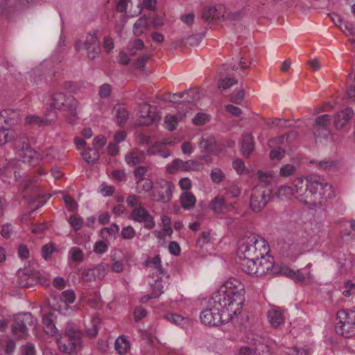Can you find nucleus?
<instances>
[{
  "instance_id": "nucleus-57",
  "label": "nucleus",
  "mask_w": 355,
  "mask_h": 355,
  "mask_svg": "<svg viewBox=\"0 0 355 355\" xmlns=\"http://www.w3.org/2000/svg\"><path fill=\"white\" fill-rule=\"evenodd\" d=\"M295 172V167L292 164H285L280 168V175L284 177H288Z\"/></svg>"
},
{
  "instance_id": "nucleus-62",
  "label": "nucleus",
  "mask_w": 355,
  "mask_h": 355,
  "mask_svg": "<svg viewBox=\"0 0 355 355\" xmlns=\"http://www.w3.org/2000/svg\"><path fill=\"white\" fill-rule=\"evenodd\" d=\"M194 19H195V15L193 12L185 14V15H182L180 17L181 21L188 26H191L193 24Z\"/></svg>"
},
{
  "instance_id": "nucleus-43",
  "label": "nucleus",
  "mask_w": 355,
  "mask_h": 355,
  "mask_svg": "<svg viewBox=\"0 0 355 355\" xmlns=\"http://www.w3.org/2000/svg\"><path fill=\"white\" fill-rule=\"evenodd\" d=\"M210 120V116L205 112H198L193 119V123L196 125H205Z\"/></svg>"
},
{
  "instance_id": "nucleus-30",
  "label": "nucleus",
  "mask_w": 355,
  "mask_h": 355,
  "mask_svg": "<svg viewBox=\"0 0 355 355\" xmlns=\"http://www.w3.org/2000/svg\"><path fill=\"white\" fill-rule=\"evenodd\" d=\"M245 15L244 9L236 10L234 12H227L223 15L224 21L229 22H236L241 21Z\"/></svg>"
},
{
  "instance_id": "nucleus-48",
  "label": "nucleus",
  "mask_w": 355,
  "mask_h": 355,
  "mask_svg": "<svg viewBox=\"0 0 355 355\" xmlns=\"http://www.w3.org/2000/svg\"><path fill=\"white\" fill-rule=\"evenodd\" d=\"M178 120V115L174 114L173 116L168 115L165 117L164 123L165 127L167 130L172 131L175 128V124Z\"/></svg>"
},
{
  "instance_id": "nucleus-29",
  "label": "nucleus",
  "mask_w": 355,
  "mask_h": 355,
  "mask_svg": "<svg viewBox=\"0 0 355 355\" xmlns=\"http://www.w3.org/2000/svg\"><path fill=\"white\" fill-rule=\"evenodd\" d=\"M114 347L117 353L123 355L130 349V343L123 336H119L115 341Z\"/></svg>"
},
{
  "instance_id": "nucleus-14",
  "label": "nucleus",
  "mask_w": 355,
  "mask_h": 355,
  "mask_svg": "<svg viewBox=\"0 0 355 355\" xmlns=\"http://www.w3.org/2000/svg\"><path fill=\"white\" fill-rule=\"evenodd\" d=\"M130 218L136 222L144 223V227L148 230H151L155 226L153 217L142 206L136 207L132 211Z\"/></svg>"
},
{
  "instance_id": "nucleus-60",
  "label": "nucleus",
  "mask_w": 355,
  "mask_h": 355,
  "mask_svg": "<svg viewBox=\"0 0 355 355\" xmlns=\"http://www.w3.org/2000/svg\"><path fill=\"white\" fill-rule=\"evenodd\" d=\"M286 354L288 355H309L308 349L297 347L288 349V351L286 352Z\"/></svg>"
},
{
  "instance_id": "nucleus-54",
  "label": "nucleus",
  "mask_w": 355,
  "mask_h": 355,
  "mask_svg": "<svg viewBox=\"0 0 355 355\" xmlns=\"http://www.w3.org/2000/svg\"><path fill=\"white\" fill-rule=\"evenodd\" d=\"M203 37V34L198 33L195 35H189L186 39V43L189 44L191 46H195L198 45Z\"/></svg>"
},
{
  "instance_id": "nucleus-38",
  "label": "nucleus",
  "mask_w": 355,
  "mask_h": 355,
  "mask_svg": "<svg viewBox=\"0 0 355 355\" xmlns=\"http://www.w3.org/2000/svg\"><path fill=\"white\" fill-rule=\"evenodd\" d=\"M146 266H153V269L156 270L159 275H162L164 272V270L161 266V259L159 255L155 256L152 259L146 261Z\"/></svg>"
},
{
  "instance_id": "nucleus-3",
  "label": "nucleus",
  "mask_w": 355,
  "mask_h": 355,
  "mask_svg": "<svg viewBox=\"0 0 355 355\" xmlns=\"http://www.w3.org/2000/svg\"><path fill=\"white\" fill-rule=\"evenodd\" d=\"M237 255L239 259L259 260L268 253L266 240L254 233H247L238 243Z\"/></svg>"
},
{
  "instance_id": "nucleus-18",
  "label": "nucleus",
  "mask_w": 355,
  "mask_h": 355,
  "mask_svg": "<svg viewBox=\"0 0 355 355\" xmlns=\"http://www.w3.org/2000/svg\"><path fill=\"white\" fill-rule=\"evenodd\" d=\"M161 116L159 112H141L135 123L137 126H148L159 121Z\"/></svg>"
},
{
  "instance_id": "nucleus-37",
  "label": "nucleus",
  "mask_w": 355,
  "mask_h": 355,
  "mask_svg": "<svg viewBox=\"0 0 355 355\" xmlns=\"http://www.w3.org/2000/svg\"><path fill=\"white\" fill-rule=\"evenodd\" d=\"M15 123V119L8 116V112H0V130H9L6 126Z\"/></svg>"
},
{
  "instance_id": "nucleus-9",
  "label": "nucleus",
  "mask_w": 355,
  "mask_h": 355,
  "mask_svg": "<svg viewBox=\"0 0 355 355\" xmlns=\"http://www.w3.org/2000/svg\"><path fill=\"white\" fill-rule=\"evenodd\" d=\"M51 109L62 110L63 111H76L81 109V104L72 96H67L62 92L54 94L51 99Z\"/></svg>"
},
{
  "instance_id": "nucleus-51",
  "label": "nucleus",
  "mask_w": 355,
  "mask_h": 355,
  "mask_svg": "<svg viewBox=\"0 0 355 355\" xmlns=\"http://www.w3.org/2000/svg\"><path fill=\"white\" fill-rule=\"evenodd\" d=\"M121 234L124 239H132L135 237L136 232L132 226L128 225L123 227Z\"/></svg>"
},
{
  "instance_id": "nucleus-11",
  "label": "nucleus",
  "mask_w": 355,
  "mask_h": 355,
  "mask_svg": "<svg viewBox=\"0 0 355 355\" xmlns=\"http://www.w3.org/2000/svg\"><path fill=\"white\" fill-rule=\"evenodd\" d=\"M45 282V278L38 271L32 270L18 271L17 285L19 288H31L38 284H44Z\"/></svg>"
},
{
  "instance_id": "nucleus-32",
  "label": "nucleus",
  "mask_w": 355,
  "mask_h": 355,
  "mask_svg": "<svg viewBox=\"0 0 355 355\" xmlns=\"http://www.w3.org/2000/svg\"><path fill=\"white\" fill-rule=\"evenodd\" d=\"M14 165L15 161L11 160L6 164H2L0 167V177L2 178L3 181L6 182V178L11 177L12 173H16L15 171H13Z\"/></svg>"
},
{
  "instance_id": "nucleus-63",
  "label": "nucleus",
  "mask_w": 355,
  "mask_h": 355,
  "mask_svg": "<svg viewBox=\"0 0 355 355\" xmlns=\"http://www.w3.org/2000/svg\"><path fill=\"white\" fill-rule=\"evenodd\" d=\"M127 204L130 207H137V206L141 205L140 198L136 195H130L126 199Z\"/></svg>"
},
{
  "instance_id": "nucleus-2",
  "label": "nucleus",
  "mask_w": 355,
  "mask_h": 355,
  "mask_svg": "<svg viewBox=\"0 0 355 355\" xmlns=\"http://www.w3.org/2000/svg\"><path fill=\"white\" fill-rule=\"evenodd\" d=\"M294 187L298 200L313 207H320L323 199L331 198L334 196L331 185L320 181L316 175L299 178L295 180Z\"/></svg>"
},
{
  "instance_id": "nucleus-7",
  "label": "nucleus",
  "mask_w": 355,
  "mask_h": 355,
  "mask_svg": "<svg viewBox=\"0 0 355 355\" xmlns=\"http://www.w3.org/2000/svg\"><path fill=\"white\" fill-rule=\"evenodd\" d=\"M35 327V320L30 313L17 314L11 325L12 334L19 338H25L28 334V329Z\"/></svg>"
},
{
  "instance_id": "nucleus-55",
  "label": "nucleus",
  "mask_w": 355,
  "mask_h": 355,
  "mask_svg": "<svg viewBox=\"0 0 355 355\" xmlns=\"http://www.w3.org/2000/svg\"><path fill=\"white\" fill-rule=\"evenodd\" d=\"M63 200L69 211H75L77 209L78 205L70 196L64 195Z\"/></svg>"
},
{
  "instance_id": "nucleus-36",
  "label": "nucleus",
  "mask_w": 355,
  "mask_h": 355,
  "mask_svg": "<svg viewBox=\"0 0 355 355\" xmlns=\"http://www.w3.org/2000/svg\"><path fill=\"white\" fill-rule=\"evenodd\" d=\"M67 221L75 231L81 230L85 224L83 218L76 214L71 216Z\"/></svg>"
},
{
  "instance_id": "nucleus-35",
  "label": "nucleus",
  "mask_w": 355,
  "mask_h": 355,
  "mask_svg": "<svg viewBox=\"0 0 355 355\" xmlns=\"http://www.w3.org/2000/svg\"><path fill=\"white\" fill-rule=\"evenodd\" d=\"M109 268L107 264L105 263H100L96 265L95 267L92 268V272H94V277L96 279H102L105 277L107 271Z\"/></svg>"
},
{
  "instance_id": "nucleus-33",
  "label": "nucleus",
  "mask_w": 355,
  "mask_h": 355,
  "mask_svg": "<svg viewBox=\"0 0 355 355\" xmlns=\"http://www.w3.org/2000/svg\"><path fill=\"white\" fill-rule=\"evenodd\" d=\"M154 185L148 179L139 178L137 182V191L141 193L142 191L148 192L153 190Z\"/></svg>"
},
{
  "instance_id": "nucleus-34",
  "label": "nucleus",
  "mask_w": 355,
  "mask_h": 355,
  "mask_svg": "<svg viewBox=\"0 0 355 355\" xmlns=\"http://www.w3.org/2000/svg\"><path fill=\"white\" fill-rule=\"evenodd\" d=\"M84 160L89 164L95 163L99 158L98 148H89L83 153Z\"/></svg>"
},
{
  "instance_id": "nucleus-52",
  "label": "nucleus",
  "mask_w": 355,
  "mask_h": 355,
  "mask_svg": "<svg viewBox=\"0 0 355 355\" xmlns=\"http://www.w3.org/2000/svg\"><path fill=\"white\" fill-rule=\"evenodd\" d=\"M54 250H55V245L53 243H48V244L44 245L42 248V257H44V259L45 260L49 259L51 257L52 253L54 252Z\"/></svg>"
},
{
  "instance_id": "nucleus-27",
  "label": "nucleus",
  "mask_w": 355,
  "mask_h": 355,
  "mask_svg": "<svg viewBox=\"0 0 355 355\" xmlns=\"http://www.w3.org/2000/svg\"><path fill=\"white\" fill-rule=\"evenodd\" d=\"M219 16L220 14L214 6L205 7L201 12V19L208 23L218 19Z\"/></svg>"
},
{
  "instance_id": "nucleus-23",
  "label": "nucleus",
  "mask_w": 355,
  "mask_h": 355,
  "mask_svg": "<svg viewBox=\"0 0 355 355\" xmlns=\"http://www.w3.org/2000/svg\"><path fill=\"white\" fill-rule=\"evenodd\" d=\"M182 207L187 210L193 208L196 204L195 196L190 191H184L179 197Z\"/></svg>"
},
{
  "instance_id": "nucleus-1",
  "label": "nucleus",
  "mask_w": 355,
  "mask_h": 355,
  "mask_svg": "<svg viewBox=\"0 0 355 355\" xmlns=\"http://www.w3.org/2000/svg\"><path fill=\"white\" fill-rule=\"evenodd\" d=\"M245 287L240 280L231 277L215 291L207 307L200 313L202 323L218 326L239 315L245 303Z\"/></svg>"
},
{
  "instance_id": "nucleus-4",
  "label": "nucleus",
  "mask_w": 355,
  "mask_h": 355,
  "mask_svg": "<svg viewBox=\"0 0 355 355\" xmlns=\"http://www.w3.org/2000/svg\"><path fill=\"white\" fill-rule=\"evenodd\" d=\"M337 318L339 322L335 327L336 333L345 338L355 336V309L340 310Z\"/></svg>"
},
{
  "instance_id": "nucleus-8",
  "label": "nucleus",
  "mask_w": 355,
  "mask_h": 355,
  "mask_svg": "<svg viewBox=\"0 0 355 355\" xmlns=\"http://www.w3.org/2000/svg\"><path fill=\"white\" fill-rule=\"evenodd\" d=\"M87 52V58L94 60L99 56L101 53V45L98 37H97V31H90L87 34L84 42L78 40L75 44V49L79 51L83 48Z\"/></svg>"
},
{
  "instance_id": "nucleus-53",
  "label": "nucleus",
  "mask_w": 355,
  "mask_h": 355,
  "mask_svg": "<svg viewBox=\"0 0 355 355\" xmlns=\"http://www.w3.org/2000/svg\"><path fill=\"white\" fill-rule=\"evenodd\" d=\"M244 96L245 91L241 89L236 93H232L230 95V101L235 104H241L244 99Z\"/></svg>"
},
{
  "instance_id": "nucleus-13",
  "label": "nucleus",
  "mask_w": 355,
  "mask_h": 355,
  "mask_svg": "<svg viewBox=\"0 0 355 355\" xmlns=\"http://www.w3.org/2000/svg\"><path fill=\"white\" fill-rule=\"evenodd\" d=\"M270 198V191L262 187H255L252 189L250 205L254 212L262 211Z\"/></svg>"
},
{
  "instance_id": "nucleus-20",
  "label": "nucleus",
  "mask_w": 355,
  "mask_h": 355,
  "mask_svg": "<svg viewBox=\"0 0 355 355\" xmlns=\"http://www.w3.org/2000/svg\"><path fill=\"white\" fill-rule=\"evenodd\" d=\"M354 112H336L334 114V123L336 129H342L353 117Z\"/></svg>"
},
{
  "instance_id": "nucleus-25",
  "label": "nucleus",
  "mask_w": 355,
  "mask_h": 355,
  "mask_svg": "<svg viewBox=\"0 0 355 355\" xmlns=\"http://www.w3.org/2000/svg\"><path fill=\"white\" fill-rule=\"evenodd\" d=\"M53 315V314L51 312L44 315L42 318V323L45 332L47 334L54 336L57 332V328L54 324Z\"/></svg>"
},
{
  "instance_id": "nucleus-16",
  "label": "nucleus",
  "mask_w": 355,
  "mask_h": 355,
  "mask_svg": "<svg viewBox=\"0 0 355 355\" xmlns=\"http://www.w3.org/2000/svg\"><path fill=\"white\" fill-rule=\"evenodd\" d=\"M23 193L24 198L27 201L29 206L34 204L37 198L40 195L39 187L34 184L32 180H30L26 183Z\"/></svg>"
},
{
  "instance_id": "nucleus-15",
  "label": "nucleus",
  "mask_w": 355,
  "mask_h": 355,
  "mask_svg": "<svg viewBox=\"0 0 355 355\" xmlns=\"http://www.w3.org/2000/svg\"><path fill=\"white\" fill-rule=\"evenodd\" d=\"M57 119L56 112H45L43 116L29 114L25 118L26 125H38L39 126L51 125Z\"/></svg>"
},
{
  "instance_id": "nucleus-24",
  "label": "nucleus",
  "mask_w": 355,
  "mask_h": 355,
  "mask_svg": "<svg viewBox=\"0 0 355 355\" xmlns=\"http://www.w3.org/2000/svg\"><path fill=\"white\" fill-rule=\"evenodd\" d=\"M211 209L216 214H222L230 211L225 200L220 197L214 198L210 203Z\"/></svg>"
},
{
  "instance_id": "nucleus-49",
  "label": "nucleus",
  "mask_w": 355,
  "mask_h": 355,
  "mask_svg": "<svg viewBox=\"0 0 355 355\" xmlns=\"http://www.w3.org/2000/svg\"><path fill=\"white\" fill-rule=\"evenodd\" d=\"M210 176L211 180L215 183H220L225 178L224 173L220 168H216L211 171Z\"/></svg>"
},
{
  "instance_id": "nucleus-47",
  "label": "nucleus",
  "mask_w": 355,
  "mask_h": 355,
  "mask_svg": "<svg viewBox=\"0 0 355 355\" xmlns=\"http://www.w3.org/2000/svg\"><path fill=\"white\" fill-rule=\"evenodd\" d=\"M76 298L75 293L71 290L64 291L62 293L60 299L65 304H71L74 302Z\"/></svg>"
},
{
  "instance_id": "nucleus-58",
  "label": "nucleus",
  "mask_w": 355,
  "mask_h": 355,
  "mask_svg": "<svg viewBox=\"0 0 355 355\" xmlns=\"http://www.w3.org/2000/svg\"><path fill=\"white\" fill-rule=\"evenodd\" d=\"M163 286L162 285V281L159 279L155 280V284L153 285L152 293L156 298L159 297L163 293Z\"/></svg>"
},
{
  "instance_id": "nucleus-28",
  "label": "nucleus",
  "mask_w": 355,
  "mask_h": 355,
  "mask_svg": "<svg viewBox=\"0 0 355 355\" xmlns=\"http://www.w3.org/2000/svg\"><path fill=\"white\" fill-rule=\"evenodd\" d=\"M216 142L215 138L208 134H204L199 142L200 148L205 152L209 153L213 150V146Z\"/></svg>"
},
{
  "instance_id": "nucleus-21",
  "label": "nucleus",
  "mask_w": 355,
  "mask_h": 355,
  "mask_svg": "<svg viewBox=\"0 0 355 355\" xmlns=\"http://www.w3.org/2000/svg\"><path fill=\"white\" fill-rule=\"evenodd\" d=\"M268 318L274 328H279L284 323V317L282 313L277 309H272L268 312Z\"/></svg>"
},
{
  "instance_id": "nucleus-64",
  "label": "nucleus",
  "mask_w": 355,
  "mask_h": 355,
  "mask_svg": "<svg viewBox=\"0 0 355 355\" xmlns=\"http://www.w3.org/2000/svg\"><path fill=\"white\" fill-rule=\"evenodd\" d=\"M259 179L261 182H264L266 184H269L272 181V176L270 173H265L261 171L257 172Z\"/></svg>"
},
{
  "instance_id": "nucleus-12",
  "label": "nucleus",
  "mask_w": 355,
  "mask_h": 355,
  "mask_svg": "<svg viewBox=\"0 0 355 355\" xmlns=\"http://www.w3.org/2000/svg\"><path fill=\"white\" fill-rule=\"evenodd\" d=\"M175 185L171 182L160 180L155 182L151 196L155 200L168 202L171 200Z\"/></svg>"
},
{
  "instance_id": "nucleus-56",
  "label": "nucleus",
  "mask_w": 355,
  "mask_h": 355,
  "mask_svg": "<svg viewBox=\"0 0 355 355\" xmlns=\"http://www.w3.org/2000/svg\"><path fill=\"white\" fill-rule=\"evenodd\" d=\"M254 355H271L270 347L265 344H259L254 349Z\"/></svg>"
},
{
  "instance_id": "nucleus-42",
  "label": "nucleus",
  "mask_w": 355,
  "mask_h": 355,
  "mask_svg": "<svg viewBox=\"0 0 355 355\" xmlns=\"http://www.w3.org/2000/svg\"><path fill=\"white\" fill-rule=\"evenodd\" d=\"M130 119L129 112H117L116 114V122L120 127H124Z\"/></svg>"
},
{
  "instance_id": "nucleus-41",
  "label": "nucleus",
  "mask_w": 355,
  "mask_h": 355,
  "mask_svg": "<svg viewBox=\"0 0 355 355\" xmlns=\"http://www.w3.org/2000/svg\"><path fill=\"white\" fill-rule=\"evenodd\" d=\"M148 26V19L145 17H141L137 19V21L134 24V30L135 33H142L144 29L146 28Z\"/></svg>"
},
{
  "instance_id": "nucleus-17",
  "label": "nucleus",
  "mask_w": 355,
  "mask_h": 355,
  "mask_svg": "<svg viewBox=\"0 0 355 355\" xmlns=\"http://www.w3.org/2000/svg\"><path fill=\"white\" fill-rule=\"evenodd\" d=\"M229 68L228 64H223L222 68L219 71L218 87L220 89H227L238 82L235 78L228 77V76H230L227 72Z\"/></svg>"
},
{
  "instance_id": "nucleus-40",
  "label": "nucleus",
  "mask_w": 355,
  "mask_h": 355,
  "mask_svg": "<svg viewBox=\"0 0 355 355\" xmlns=\"http://www.w3.org/2000/svg\"><path fill=\"white\" fill-rule=\"evenodd\" d=\"M294 189L288 186H282L279 188L276 193L277 196L280 200H283L288 198L293 193Z\"/></svg>"
},
{
  "instance_id": "nucleus-6",
  "label": "nucleus",
  "mask_w": 355,
  "mask_h": 355,
  "mask_svg": "<svg viewBox=\"0 0 355 355\" xmlns=\"http://www.w3.org/2000/svg\"><path fill=\"white\" fill-rule=\"evenodd\" d=\"M80 332L74 329L71 324H68L65 329L64 335L58 339V345L61 352L71 354L77 347L80 346Z\"/></svg>"
},
{
  "instance_id": "nucleus-10",
  "label": "nucleus",
  "mask_w": 355,
  "mask_h": 355,
  "mask_svg": "<svg viewBox=\"0 0 355 355\" xmlns=\"http://www.w3.org/2000/svg\"><path fill=\"white\" fill-rule=\"evenodd\" d=\"M204 92L200 88H192L179 93V110L184 111L187 109L194 110L195 108L202 110L198 106L200 98L204 96Z\"/></svg>"
},
{
  "instance_id": "nucleus-59",
  "label": "nucleus",
  "mask_w": 355,
  "mask_h": 355,
  "mask_svg": "<svg viewBox=\"0 0 355 355\" xmlns=\"http://www.w3.org/2000/svg\"><path fill=\"white\" fill-rule=\"evenodd\" d=\"M162 223L163 225L164 231L167 234V235L171 236L173 233V230L171 227V219L167 216H162Z\"/></svg>"
},
{
  "instance_id": "nucleus-22",
  "label": "nucleus",
  "mask_w": 355,
  "mask_h": 355,
  "mask_svg": "<svg viewBox=\"0 0 355 355\" xmlns=\"http://www.w3.org/2000/svg\"><path fill=\"white\" fill-rule=\"evenodd\" d=\"M29 4V0H5L0 8V12L6 10L21 9Z\"/></svg>"
},
{
  "instance_id": "nucleus-50",
  "label": "nucleus",
  "mask_w": 355,
  "mask_h": 355,
  "mask_svg": "<svg viewBox=\"0 0 355 355\" xmlns=\"http://www.w3.org/2000/svg\"><path fill=\"white\" fill-rule=\"evenodd\" d=\"M354 293H355V284L351 280H347L345 283L343 295L346 297H349Z\"/></svg>"
},
{
  "instance_id": "nucleus-61",
  "label": "nucleus",
  "mask_w": 355,
  "mask_h": 355,
  "mask_svg": "<svg viewBox=\"0 0 355 355\" xmlns=\"http://www.w3.org/2000/svg\"><path fill=\"white\" fill-rule=\"evenodd\" d=\"M329 116L328 114H323L316 118L315 123L319 127L326 128L329 125Z\"/></svg>"
},
{
  "instance_id": "nucleus-46",
  "label": "nucleus",
  "mask_w": 355,
  "mask_h": 355,
  "mask_svg": "<svg viewBox=\"0 0 355 355\" xmlns=\"http://www.w3.org/2000/svg\"><path fill=\"white\" fill-rule=\"evenodd\" d=\"M175 144V141H168L167 140H164L163 142H161V141H156L153 146H150L148 148V149L147 150V153L149 155H155L157 153H159L158 152V150L159 148H161L162 146V145H166V144H169V145H173Z\"/></svg>"
},
{
  "instance_id": "nucleus-45",
  "label": "nucleus",
  "mask_w": 355,
  "mask_h": 355,
  "mask_svg": "<svg viewBox=\"0 0 355 355\" xmlns=\"http://www.w3.org/2000/svg\"><path fill=\"white\" fill-rule=\"evenodd\" d=\"M285 155V150L280 148L276 147L271 149L269 157L271 160H281Z\"/></svg>"
},
{
  "instance_id": "nucleus-5",
  "label": "nucleus",
  "mask_w": 355,
  "mask_h": 355,
  "mask_svg": "<svg viewBox=\"0 0 355 355\" xmlns=\"http://www.w3.org/2000/svg\"><path fill=\"white\" fill-rule=\"evenodd\" d=\"M240 259L241 269L251 275L262 276L273 268V262L270 256H268V258H263L259 260H251L245 258Z\"/></svg>"
},
{
  "instance_id": "nucleus-44",
  "label": "nucleus",
  "mask_w": 355,
  "mask_h": 355,
  "mask_svg": "<svg viewBox=\"0 0 355 355\" xmlns=\"http://www.w3.org/2000/svg\"><path fill=\"white\" fill-rule=\"evenodd\" d=\"M14 138V132L11 130H0V146L6 144Z\"/></svg>"
},
{
  "instance_id": "nucleus-26",
  "label": "nucleus",
  "mask_w": 355,
  "mask_h": 355,
  "mask_svg": "<svg viewBox=\"0 0 355 355\" xmlns=\"http://www.w3.org/2000/svg\"><path fill=\"white\" fill-rule=\"evenodd\" d=\"M145 159V154L137 150H133L125 156V162L130 166H135L142 163Z\"/></svg>"
},
{
  "instance_id": "nucleus-19",
  "label": "nucleus",
  "mask_w": 355,
  "mask_h": 355,
  "mask_svg": "<svg viewBox=\"0 0 355 355\" xmlns=\"http://www.w3.org/2000/svg\"><path fill=\"white\" fill-rule=\"evenodd\" d=\"M254 149V142L250 133H245L242 136L241 150L245 157H248Z\"/></svg>"
},
{
  "instance_id": "nucleus-39",
  "label": "nucleus",
  "mask_w": 355,
  "mask_h": 355,
  "mask_svg": "<svg viewBox=\"0 0 355 355\" xmlns=\"http://www.w3.org/2000/svg\"><path fill=\"white\" fill-rule=\"evenodd\" d=\"M69 255L70 259L75 263H80L83 261V252L78 247L71 248L69 252Z\"/></svg>"
},
{
  "instance_id": "nucleus-31",
  "label": "nucleus",
  "mask_w": 355,
  "mask_h": 355,
  "mask_svg": "<svg viewBox=\"0 0 355 355\" xmlns=\"http://www.w3.org/2000/svg\"><path fill=\"white\" fill-rule=\"evenodd\" d=\"M281 272L284 275L293 278L296 282L303 283L305 281V277L302 272L300 271H294L288 267H283L281 269Z\"/></svg>"
}]
</instances>
